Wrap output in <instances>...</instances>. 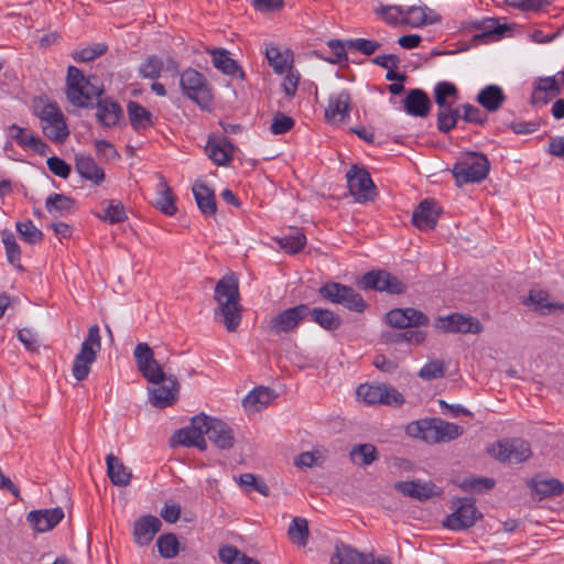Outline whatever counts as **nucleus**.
I'll use <instances>...</instances> for the list:
<instances>
[{"label": "nucleus", "instance_id": "obj_24", "mask_svg": "<svg viewBox=\"0 0 564 564\" xmlns=\"http://www.w3.org/2000/svg\"><path fill=\"white\" fill-rule=\"evenodd\" d=\"M156 388L150 390V401L153 406L164 409L172 405L178 392V383L174 376L166 377Z\"/></svg>", "mask_w": 564, "mask_h": 564}, {"label": "nucleus", "instance_id": "obj_4", "mask_svg": "<svg viewBox=\"0 0 564 564\" xmlns=\"http://www.w3.org/2000/svg\"><path fill=\"white\" fill-rule=\"evenodd\" d=\"M490 163L487 156L479 152L463 153L452 169V174L458 185L480 183L489 173Z\"/></svg>", "mask_w": 564, "mask_h": 564}, {"label": "nucleus", "instance_id": "obj_10", "mask_svg": "<svg viewBox=\"0 0 564 564\" xmlns=\"http://www.w3.org/2000/svg\"><path fill=\"white\" fill-rule=\"evenodd\" d=\"M207 415L199 413L191 420V425L180 429L174 432L170 438V445L175 447L177 445L186 447H197L200 451H206L207 442L205 440Z\"/></svg>", "mask_w": 564, "mask_h": 564}, {"label": "nucleus", "instance_id": "obj_20", "mask_svg": "<svg viewBox=\"0 0 564 564\" xmlns=\"http://www.w3.org/2000/svg\"><path fill=\"white\" fill-rule=\"evenodd\" d=\"M64 516L61 507L32 510L26 514V523L35 532L45 533L53 530L64 519Z\"/></svg>", "mask_w": 564, "mask_h": 564}, {"label": "nucleus", "instance_id": "obj_21", "mask_svg": "<svg viewBox=\"0 0 564 564\" xmlns=\"http://www.w3.org/2000/svg\"><path fill=\"white\" fill-rule=\"evenodd\" d=\"M441 20V15L424 3L403 8L402 24L410 25L411 28H422L437 23Z\"/></svg>", "mask_w": 564, "mask_h": 564}, {"label": "nucleus", "instance_id": "obj_14", "mask_svg": "<svg viewBox=\"0 0 564 564\" xmlns=\"http://www.w3.org/2000/svg\"><path fill=\"white\" fill-rule=\"evenodd\" d=\"M356 393L367 404L401 405L404 402L403 395L397 389L386 384L362 383L357 388Z\"/></svg>", "mask_w": 564, "mask_h": 564}, {"label": "nucleus", "instance_id": "obj_36", "mask_svg": "<svg viewBox=\"0 0 564 564\" xmlns=\"http://www.w3.org/2000/svg\"><path fill=\"white\" fill-rule=\"evenodd\" d=\"M193 194L203 215L213 216L216 214L217 204L215 193L212 188L204 183H195L193 186Z\"/></svg>", "mask_w": 564, "mask_h": 564}, {"label": "nucleus", "instance_id": "obj_26", "mask_svg": "<svg viewBox=\"0 0 564 564\" xmlns=\"http://www.w3.org/2000/svg\"><path fill=\"white\" fill-rule=\"evenodd\" d=\"M162 523L154 516H143L134 522L133 536L139 545H148L160 531Z\"/></svg>", "mask_w": 564, "mask_h": 564}, {"label": "nucleus", "instance_id": "obj_60", "mask_svg": "<svg viewBox=\"0 0 564 564\" xmlns=\"http://www.w3.org/2000/svg\"><path fill=\"white\" fill-rule=\"evenodd\" d=\"M293 127L294 120L291 117L278 111L273 116L270 131L273 134H283L290 131Z\"/></svg>", "mask_w": 564, "mask_h": 564}, {"label": "nucleus", "instance_id": "obj_40", "mask_svg": "<svg viewBox=\"0 0 564 564\" xmlns=\"http://www.w3.org/2000/svg\"><path fill=\"white\" fill-rule=\"evenodd\" d=\"M128 116L134 130H144L153 124L152 113L137 101H129Z\"/></svg>", "mask_w": 564, "mask_h": 564}, {"label": "nucleus", "instance_id": "obj_53", "mask_svg": "<svg viewBox=\"0 0 564 564\" xmlns=\"http://www.w3.org/2000/svg\"><path fill=\"white\" fill-rule=\"evenodd\" d=\"M162 69L163 61L156 55H151L140 65L139 74L142 78L156 79Z\"/></svg>", "mask_w": 564, "mask_h": 564}, {"label": "nucleus", "instance_id": "obj_23", "mask_svg": "<svg viewBox=\"0 0 564 564\" xmlns=\"http://www.w3.org/2000/svg\"><path fill=\"white\" fill-rule=\"evenodd\" d=\"M441 209L433 199L422 200L413 212L412 224L420 230L434 229L440 217Z\"/></svg>", "mask_w": 564, "mask_h": 564}, {"label": "nucleus", "instance_id": "obj_59", "mask_svg": "<svg viewBox=\"0 0 564 564\" xmlns=\"http://www.w3.org/2000/svg\"><path fill=\"white\" fill-rule=\"evenodd\" d=\"M326 459L324 451L315 449L312 452L301 453L294 460L297 467H312L314 465H322Z\"/></svg>", "mask_w": 564, "mask_h": 564}, {"label": "nucleus", "instance_id": "obj_42", "mask_svg": "<svg viewBox=\"0 0 564 564\" xmlns=\"http://www.w3.org/2000/svg\"><path fill=\"white\" fill-rule=\"evenodd\" d=\"M308 315L311 318L317 323L322 328L333 332L340 327L341 318L339 315L327 308L314 307L310 308Z\"/></svg>", "mask_w": 564, "mask_h": 564}, {"label": "nucleus", "instance_id": "obj_51", "mask_svg": "<svg viewBox=\"0 0 564 564\" xmlns=\"http://www.w3.org/2000/svg\"><path fill=\"white\" fill-rule=\"evenodd\" d=\"M2 242L6 248V253L9 263L17 267L19 270H23L20 263L21 249L15 240L14 235L12 232H3Z\"/></svg>", "mask_w": 564, "mask_h": 564}, {"label": "nucleus", "instance_id": "obj_6", "mask_svg": "<svg viewBox=\"0 0 564 564\" xmlns=\"http://www.w3.org/2000/svg\"><path fill=\"white\" fill-rule=\"evenodd\" d=\"M318 294L333 304H340L345 308L362 313L367 303L362 296L351 286L338 282H328L318 289Z\"/></svg>", "mask_w": 564, "mask_h": 564}, {"label": "nucleus", "instance_id": "obj_50", "mask_svg": "<svg viewBox=\"0 0 564 564\" xmlns=\"http://www.w3.org/2000/svg\"><path fill=\"white\" fill-rule=\"evenodd\" d=\"M288 535L293 543L304 546L308 539V524L304 518H294L288 529Z\"/></svg>", "mask_w": 564, "mask_h": 564}, {"label": "nucleus", "instance_id": "obj_2", "mask_svg": "<svg viewBox=\"0 0 564 564\" xmlns=\"http://www.w3.org/2000/svg\"><path fill=\"white\" fill-rule=\"evenodd\" d=\"M32 111L41 121L43 133L55 142H63L68 135L65 117L56 101L47 96H36L32 99Z\"/></svg>", "mask_w": 564, "mask_h": 564}, {"label": "nucleus", "instance_id": "obj_5", "mask_svg": "<svg viewBox=\"0 0 564 564\" xmlns=\"http://www.w3.org/2000/svg\"><path fill=\"white\" fill-rule=\"evenodd\" d=\"M100 349V329L97 324H94L88 328V334L80 344V348L73 359V377L77 381H84L88 378L93 365L97 361V356Z\"/></svg>", "mask_w": 564, "mask_h": 564}, {"label": "nucleus", "instance_id": "obj_47", "mask_svg": "<svg viewBox=\"0 0 564 564\" xmlns=\"http://www.w3.org/2000/svg\"><path fill=\"white\" fill-rule=\"evenodd\" d=\"M108 51L105 43H93L85 47H79L73 52V59L77 63H88L100 57Z\"/></svg>", "mask_w": 564, "mask_h": 564}, {"label": "nucleus", "instance_id": "obj_16", "mask_svg": "<svg viewBox=\"0 0 564 564\" xmlns=\"http://www.w3.org/2000/svg\"><path fill=\"white\" fill-rule=\"evenodd\" d=\"M482 516L475 507L471 498H463L456 510L446 517L443 525L449 530L459 531L471 528Z\"/></svg>", "mask_w": 564, "mask_h": 564}, {"label": "nucleus", "instance_id": "obj_1", "mask_svg": "<svg viewBox=\"0 0 564 564\" xmlns=\"http://www.w3.org/2000/svg\"><path fill=\"white\" fill-rule=\"evenodd\" d=\"M214 300L217 303L215 318L221 317L225 328L235 332L242 318L239 284L235 274L224 275L216 283Z\"/></svg>", "mask_w": 564, "mask_h": 564}, {"label": "nucleus", "instance_id": "obj_46", "mask_svg": "<svg viewBox=\"0 0 564 564\" xmlns=\"http://www.w3.org/2000/svg\"><path fill=\"white\" fill-rule=\"evenodd\" d=\"M530 487L541 497L561 496L564 484L556 478L533 479Z\"/></svg>", "mask_w": 564, "mask_h": 564}, {"label": "nucleus", "instance_id": "obj_62", "mask_svg": "<svg viewBox=\"0 0 564 564\" xmlns=\"http://www.w3.org/2000/svg\"><path fill=\"white\" fill-rule=\"evenodd\" d=\"M347 47L354 48L367 56L372 55L379 47L380 43L367 39H351L347 40Z\"/></svg>", "mask_w": 564, "mask_h": 564}, {"label": "nucleus", "instance_id": "obj_48", "mask_svg": "<svg viewBox=\"0 0 564 564\" xmlns=\"http://www.w3.org/2000/svg\"><path fill=\"white\" fill-rule=\"evenodd\" d=\"M219 558L225 564H259L258 561L247 556L236 546L226 545L219 549Z\"/></svg>", "mask_w": 564, "mask_h": 564}, {"label": "nucleus", "instance_id": "obj_55", "mask_svg": "<svg viewBox=\"0 0 564 564\" xmlns=\"http://www.w3.org/2000/svg\"><path fill=\"white\" fill-rule=\"evenodd\" d=\"M460 487L465 491L480 494L492 489L495 487V480L487 477H471L464 479L460 484Z\"/></svg>", "mask_w": 564, "mask_h": 564}, {"label": "nucleus", "instance_id": "obj_8", "mask_svg": "<svg viewBox=\"0 0 564 564\" xmlns=\"http://www.w3.org/2000/svg\"><path fill=\"white\" fill-rule=\"evenodd\" d=\"M101 94L102 88L96 76L85 77L80 69L73 66V106L94 107Z\"/></svg>", "mask_w": 564, "mask_h": 564}, {"label": "nucleus", "instance_id": "obj_57", "mask_svg": "<svg viewBox=\"0 0 564 564\" xmlns=\"http://www.w3.org/2000/svg\"><path fill=\"white\" fill-rule=\"evenodd\" d=\"M524 304H533L535 310H539L541 314L552 312V305L555 303L547 301V293L544 291H531L528 299L523 302Z\"/></svg>", "mask_w": 564, "mask_h": 564}, {"label": "nucleus", "instance_id": "obj_43", "mask_svg": "<svg viewBox=\"0 0 564 564\" xmlns=\"http://www.w3.org/2000/svg\"><path fill=\"white\" fill-rule=\"evenodd\" d=\"M471 26L480 31L479 34L474 36L475 40L490 36H500L508 30L507 24H500L499 21L494 18H487L481 21H474Z\"/></svg>", "mask_w": 564, "mask_h": 564}, {"label": "nucleus", "instance_id": "obj_63", "mask_svg": "<svg viewBox=\"0 0 564 564\" xmlns=\"http://www.w3.org/2000/svg\"><path fill=\"white\" fill-rule=\"evenodd\" d=\"M239 482L242 486L251 487L254 491H258L264 497H268L270 494L268 485L262 479L256 477L253 474H242L239 478Z\"/></svg>", "mask_w": 564, "mask_h": 564}, {"label": "nucleus", "instance_id": "obj_19", "mask_svg": "<svg viewBox=\"0 0 564 564\" xmlns=\"http://www.w3.org/2000/svg\"><path fill=\"white\" fill-rule=\"evenodd\" d=\"M436 327L446 333L479 334L482 330L477 318L459 313L438 317Z\"/></svg>", "mask_w": 564, "mask_h": 564}, {"label": "nucleus", "instance_id": "obj_49", "mask_svg": "<svg viewBox=\"0 0 564 564\" xmlns=\"http://www.w3.org/2000/svg\"><path fill=\"white\" fill-rule=\"evenodd\" d=\"M276 242L286 252L295 254L304 248L306 243V237L299 230H292L291 234L276 239Z\"/></svg>", "mask_w": 564, "mask_h": 564}, {"label": "nucleus", "instance_id": "obj_17", "mask_svg": "<svg viewBox=\"0 0 564 564\" xmlns=\"http://www.w3.org/2000/svg\"><path fill=\"white\" fill-rule=\"evenodd\" d=\"M386 322L394 328L405 329L430 324L429 317L421 311L406 307L393 308L386 314Z\"/></svg>", "mask_w": 564, "mask_h": 564}, {"label": "nucleus", "instance_id": "obj_41", "mask_svg": "<svg viewBox=\"0 0 564 564\" xmlns=\"http://www.w3.org/2000/svg\"><path fill=\"white\" fill-rule=\"evenodd\" d=\"M350 460L357 466H369L379 458L375 445L370 443L355 445L349 453Z\"/></svg>", "mask_w": 564, "mask_h": 564}, {"label": "nucleus", "instance_id": "obj_12", "mask_svg": "<svg viewBox=\"0 0 564 564\" xmlns=\"http://www.w3.org/2000/svg\"><path fill=\"white\" fill-rule=\"evenodd\" d=\"M489 454L503 463H522L531 456L528 442L522 438H506L497 442Z\"/></svg>", "mask_w": 564, "mask_h": 564}, {"label": "nucleus", "instance_id": "obj_31", "mask_svg": "<svg viewBox=\"0 0 564 564\" xmlns=\"http://www.w3.org/2000/svg\"><path fill=\"white\" fill-rule=\"evenodd\" d=\"M278 394L268 387H257L252 389L243 399L242 405L246 410L258 412L269 405Z\"/></svg>", "mask_w": 564, "mask_h": 564}, {"label": "nucleus", "instance_id": "obj_32", "mask_svg": "<svg viewBox=\"0 0 564 564\" xmlns=\"http://www.w3.org/2000/svg\"><path fill=\"white\" fill-rule=\"evenodd\" d=\"M78 174L95 185H100L105 180V172L89 155L77 154L75 158Z\"/></svg>", "mask_w": 564, "mask_h": 564}, {"label": "nucleus", "instance_id": "obj_9", "mask_svg": "<svg viewBox=\"0 0 564 564\" xmlns=\"http://www.w3.org/2000/svg\"><path fill=\"white\" fill-rule=\"evenodd\" d=\"M357 285L361 290L386 292L391 295L404 294L408 290L402 280L386 270L366 272L357 282Z\"/></svg>", "mask_w": 564, "mask_h": 564}, {"label": "nucleus", "instance_id": "obj_39", "mask_svg": "<svg viewBox=\"0 0 564 564\" xmlns=\"http://www.w3.org/2000/svg\"><path fill=\"white\" fill-rule=\"evenodd\" d=\"M265 57L269 65L273 68L276 74H283L291 67L293 62V55L290 50L282 52L274 45H269L265 48Z\"/></svg>", "mask_w": 564, "mask_h": 564}, {"label": "nucleus", "instance_id": "obj_27", "mask_svg": "<svg viewBox=\"0 0 564 564\" xmlns=\"http://www.w3.org/2000/svg\"><path fill=\"white\" fill-rule=\"evenodd\" d=\"M330 564H373V554L360 553L349 545L338 542L330 557Z\"/></svg>", "mask_w": 564, "mask_h": 564}, {"label": "nucleus", "instance_id": "obj_25", "mask_svg": "<svg viewBox=\"0 0 564 564\" xmlns=\"http://www.w3.org/2000/svg\"><path fill=\"white\" fill-rule=\"evenodd\" d=\"M208 158L218 166L228 165L235 152L234 143L227 137L217 140L209 139L205 147Z\"/></svg>", "mask_w": 564, "mask_h": 564}, {"label": "nucleus", "instance_id": "obj_61", "mask_svg": "<svg viewBox=\"0 0 564 564\" xmlns=\"http://www.w3.org/2000/svg\"><path fill=\"white\" fill-rule=\"evenodd\" d=\"M445 376L444 364L440 360H434L424 365L419 371V377L424 380H433L443 378Z\"/></svg>", "mask_w": 564, "mask_h": 564}, {"label": "nucleus", "instance_id": "obj_54", "mask_svg": "<svg viewBox=\"0 0 564 564\" xmlns=\"http://www.w3.org/2000/svg\"><path fill=\"white\" fill-rule=\"evenodd\" d=\"M17 231L28 243L34 245L43 240V232L31 220L17 223Z\"/></svg>", "mask_w": 564, "mask_h": 564}, {"label": "nucleus", "instance_id": "obj_37", "mask_svg": "<svg viewBox=\"0 0 564 564\" xmlns=\"http://www.w3.org/2000/svg\"><path fill=\"white\" fill-rule=\"evenodd\" d=\"M96 106L97 118L106 127H115L123 118V111L116 101L108 99L98 100Z\"/></svg>", "mask_w": 564, "mask_h": 564}, {"label": "nucleus", "instance_id": "obj_35", "mask_svg": "<svg viewBox=\"0 0 564 564\" xmlns=\"http://www.w3.org/2000/svg\"><path fill=\"white\" fill-rule=\"evenodd\" d=\"M476 100L487 111L495 112L501 108L506 100V95L501 87L488 85L478 93Z\"/></svg>", "mask_w": 564, "mask_h": 564}, {"label": "nucleus", "instance_id": "obj_33", "mask_svg": "<svg viewBox=\"0 0 564 564\" xmlns=\"http://www.w3.org/2000/svg\"><path fill=\"white\" fill-rule=\"evenodd\" d=\"M107 475L115 486H128L132 478L131 470L113 454L106 457Z\"/></svg>", "mask_w": 564, "mask_h": 564}, {"label": "nucleus", "instance_id": "obj_58", "mask_svg": "<svg viewBox=\"0 0 564 564\" xmlns=\"http://www.w3.org/2000/svg\"><path fill=\"white\" fill-rule=\"evenodd\" d=\"M426 338V333L421 329L405 328L403 332L395 333L389 339L393 343L406 341L409 344L419 345L422 344Z\"/></svg>", "mask_w": 564, "mask_h": 564}, {"label": "nucleus", "instance_id": "obj_45", "mask_svg": "<svg viewBox=\"0 0 564 564\" xmlns=\"http://www.w3.org/2000/svg\"><path fill=\"white\" fill-rule=\"evenodd\" d=\"M102 213L98 217L110 224H118L127 218L124 206L120 200L110 199L101 203Z\"/></svg>", "mask_w": 564, "mask_h": 564}, {"label": "nucleus", "instance_id": "obj_52", "mask_svg": "<svg viewBox=\"0 0 564 564\" xmlns=\"http://www.w3.org/2000/svg\"><path fill=\"white\" fill-rule=\"evenodd\" d=\"M159 553L164 558H173L178 553V541L173 533L162 534L156 541Z\"/></svg>", "mask_w": 564, "mask_h": 564}, {"label": "nucleus", "instance_id": "obj_15", "mask_svg": "<svg viewBox=\"0 0 564 564\" xmlns=\"http://www.w3.org/2000/svg\"><path fill=\"white\" fill-rule=\"evenodd\" d=\"M133 356L139 371L149 382L159 384L165 379L163 368L154 359L153 350L147 343L138 344L134 348Z\"/></svg>", "mask_w": 564, "mask_h": 564}, {"label": "nucleus", "instance_id": "obj_28", "mask_svg": "<svg viewBox=\"0 0 564 564\" xmlns=\"http://www.w3.org/2000/svg\"><path fill=\"white\" fill-rule=\"evenodd\" d=\"M403 107L406 113L424 118L430 113L431 100L424 90L410 89L403 100Z\"/></svg>", "mask_w": 564, "mask_h": 564}, {"label": "nucleus", "instance_id": "obj_3", "mask_svg": "<svg viewBox=\"0 0 564 564\" xmlns=\"http://www.w3.org/2000/svg\"><path fill=\"white\" fill-rule=\"evenodd\" d=\"M405 431L411 437L436 444L456 440L463 434L464 429L440 417H432L411 422Z\"/></svg>", "mask_w": 564, "mask_h": 564}, {"label": "nucleus", "instance_id": "obj_38", "mask_svg": "<svg viewBox=\"0 0 564 564\" xmlns=\"http://www.w3.org/2000/svg\"><path fill=\"white\" fill-rule=\"evenodd\" d=\"M214 66L226 75L245 77L243 70L238 63L229 56L225 48H215L210 51Z\"/></svg>", "mask_w": 564, "mask_h": 564}, {"label": "nucleus", "instance_id": "obj_11", "mask_svg": "<svg viewBox=\"0 0 564 564\" xmlns=\"http://www.w3.org/2000/svg\"><path fill=\"white\" fill-rule=\"evenodd\" d=\"M346 178L349 193L356 202L364 204L373 200L377 196L376 185L365 167L351 165L346 173Z\"/></svg>", "mask_w": 564, "mask_h": 564}, {"label": "nucleus", "instance_id": "obj_13", "mask_svg": "<svg viewBox=\"0 0 564 564\" xmlns=\"http://www.w3.org/2000/svg\"><path fill=\"white\" fill-rule=\"evenodd\" d=\"M308 312L306 304L285 308L271 318L269 329L276 336L292 333L307 317Z\"/></svg>", "mask_w": 564, "mask_h": 564}, {"label": "nucleus", "instance_id": "obj_7", "mask_svg": "<svg viewBox=\"0 0 564 564\" xmlns=\"http://www.w3.org/2000/svg\"><path fill=\"white\" fill-rule=\"evenodd\" d=\"M180 85L183 94L200 108H209L213 100L212 89L205 76L194 68L181 74Z\"/></svg>", "mask_w": 564, "mask_h": 564}, {"label": "nucleus", "instance_id": "obj_64", "mask_svg": "<svg viewBox=\"0 0 564 564\" xmlns=\"http://www.w3.org/2000/svg\"><path fill=\"white\" fill-rule=\"evenodd\" d=\"M463 110L462 118L471 123L484 124L487 120V115L474 105L465 104L460 106Z\"/></svg>", "mask_w": 564, "mask_h": 564}, {"label": "nucleus", "instance_id": "obj_22", "mask_svg": "<svg viewBox=\"0 0 564 564\" xmlns=\"http://www.w3.org/2000/svg\"><path fill=\"white\" fill-rule=\"evenodd\" d=\"M351 98L348 91L343 90L334 94L328 99L325 109V119L328 123H341L349 117Z\"/></svg>", "mask_w": 564, "mask_h": 564}, {"label": "nucleus", "instance_id": "obj_56", "mask_svg": "<svg viewBox=\"0 0 564 564\" xmlns=\"http://www.w3.org/2000/svg\"><path fill=\"white\" fill-rule=\"evenodd\" d=\"M375 12L390 25L402 24L403 7L401 6H380Z\"/></svg>", "mask_w": 564, "mask_h": 564}, {"label": "nucleus", "instance_id": "obj_44", "mask_svg": "<svg viewBox=\"0 0 564 564\" xmlns=\"http://www.w3.org/2000/svg\"><path fill=\"white\" fill-rule=\"evenodd\" d=\"M45 209L54 218L63 217L70 212V197L53 193L45 200Z\"/></svg>", "mask_w": 564, "mask_h": 564}, {"label": "nucleus", "instance_id": "obj_29", "mask_svg": "<svg viewBox=\"0 0 564 564\" xmlns=\"http://www.w3.org/2000/svg\"><path fill=\"white\" fill-rule=\"evenodd\" d=\"M394 487L404 496L415 498L417 500H426L440 494L438 488L431 481H399L394 485Z\"/></svg>", "mask_w": 564, "mask_h": 564}, {"label": "nucleus", "instance_id": "obj_30", "mask_svg": "<svg viewBox=\"0 0 564 564\" xmlns=\"http://www.w3.org/2000/svg\"><path fill=\"white\" fill-rule=\"evenodd\" d=\"M561 87L554 76L538 78L531 96L532 104H547L561 95Z\"/></svg>", "mask_w": 564, "mask_h": 564}, {"label": "nucleus", "instance_id": "obj_18", "mask_svg": "<svg viewBox=\"0 0 564 564\" xmlns=\"http://www.w3.org/2000/svg\"><path fill=\"white\" fill-rule=\"evenodd\" d=\"M206 423L205 435L217 448L225 451L234 447L236 438L229 424L209 415H207Z\"/></svg>", "mask_w": 564, "mask_h": 564}, {"label": "nucleus", "instance_id": "obj_34", "mask_svg": "<svg viewBox=\"0 0 564 564\" xmlns=\"http://www.w3.org/2000/svg\"><path fill=\"white\" fill-rule=\"evenodd\" d=\"M159 184L156 186L158 197L155 199V207L166 216H173L177 212L175 205V197L166 180L160 174Z\"/></svg>", "mask_w": 564, "mask_h": 564}]
</instances>
